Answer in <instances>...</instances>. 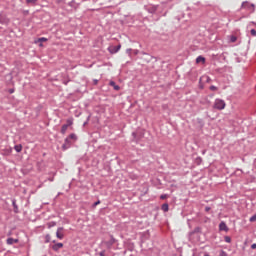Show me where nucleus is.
I'll return each instance as SVG.
<instances>
[{"instance_id":"nucleus-9","label":"nucleus","mask_w":256,"mask_h":256,"mask_svg":"<svg viewBox=\"0 0 256 256\" xmlns=\"http://www.w3.org/2000/svg\"><path fill=\"white\" fill-rule=\"evenodd\" d=\"M196 63L199 64V63H202V65H205V57L203 56H198L196 58Z\"/></svg>"},{"instance_id":"nucleus-13","label":"nucleus","mask_w":256,"mask_h":256,"mask_svg":"<svg viewBox=\"0 0 256 256\" xmlns=\"http://www.w3.org/2000/svg\"><path fill=\"white\" fill-rule=\"evenodd\" d=\"M110 85H111V87H114L115 91H119L120 87L117 84H115L114 81H111Z\"/></svg>"},{"instance_id":"nucleus-3","label":"nucleus","mask_w":256,"mask_h":256,"mask_svg":"<svg viewBox=\"0 0 256 256\" xmlns=\"http://www.w3.org/2000/svg\"><path fill=\"white\" fill-rule=\"evenodd\" d=\"M242 9H249L253 13V11H255V5L250 4L249 2H243Z\"/></svg>"},{"instance_id":"nucleus-18","label":"nucleus","mask_w":256,"mask_h":256,"mask_svg":"<svg viewBox=\"0 0 256 256\" xmlns=\"http://www.w3.org/2000/svg\"><path fill=\"white\" fill-rule=\"evenodd\" d=\"M224 240L226 243H231V237L229 236H225Z\"/></svg>"},{"instance_id":"nucleus-24","label":"nucleus","mask_w":256,"mask_h":256,"mask_svg":"<svg viewBox=\"0 0 256 256\" xmlns=\"http://www.w3.org/2000/svg\"><path fill=\"white\" fill-rule=\"evenodd\" d=\"M210 91H217V87L216 86H210Z\"/></svg>"},{"instance_id":"nucleus-31","label":"nucleus","mask_w":256,"mask_h":256,"mask_svg":"<svg viewBox=\"0 0 256 256\" xmlns=\"http://www.w3.org/2000/svg\"><path fill=\"white\" fill-rule=\"evenodd\" d=\"M39 47H43V43L40 42Z\"/></svg>"},{"instance_id":"nucleus-21","label":"nucleus","mask_w":256,"mask_h":256,"mask_svg":"<svg viewBox=\"0 0 256 256\" xmlns=\"http://www.w3.org/2000/svg\"><path fill=\"white\" fill-rule=\"evenodd\" d=\"M51 241V235L47 234L46 235V243H49Z\"/></svg>"},{"instance_id":"nucleus-30","label":"nucleus","mask_w":256,"mask_h":256,"mask_svg":"<svg viewBox=\"0 0 256 256\" xmlns=\"http://www.w3.org/2000/svg\"><path fill=\"white\" fill-rule=\"evenodd\" d=\"M251 249H256V244H252Z\"/></svg>"},{"instance_id":"nucleus-16","label":"nucleus","mask_w":256,"mask_h":256,"mask_svg":"<svg viewBox=\"0 0 256 256\" xmlns=\"http://www.w3.org/2000/svg\"><path fill=\"white\" fill-rule=\"evenodd\" d=\"M65 125H68V127H71V125H73V118L68 119L67 124Z\"/></svg>"},{"instance_id":"nucleus-20","label":"nucleus","mask_w":256,"mask_h":256,"mask_svg":"<svg viewBox=\"0 0 256 256\" xmlns=\"http://www.w3.org/2000/svg\"><path fill=\"white\" fill-rule=\"evenodd\" d=\"M250 33H251L252 37H256V30L255 29H252L250 31Z\"/></svg>"},{"instance_id":"nucleus-8","label":"nucleus","mask_w":256,"mask_h":256,"mask_svg":"<svg viewBox=\"0 0 256 256\" xmlns=\"http://www.w3.org/2000/svg\"><path fill=\"white\" fill-rule=\"evenodd\" d=\"M7 245H13L14 243H19L18 239L8 238L6 240Z\"/></svg>"},{"instance_id":"nucleus-28","label":"nucleus","mask_w":256,"mask_h":256,"mask_svg":"<svg viewBox=\"0 0 256 256\" xmlns=\"http://www.w3.org/2000/svg\"><path fill=\"white\" fill-rule=\"evenodd\" d=\"M205 211H206V212L211 211V207L207 206V207L205 208Z\"/></svg>"},{"instance_id":"nucleus-26","label":"nucleus","mask_w":256,"mask_h":256,"mask_svg":"<svg viewBox=\"0 0 256 256\" xmlns=\"http://www.w3.org/2000/svg\"><path fill=\"white\" fill-rule=\"evenodd\" d=\"M97 205H101V201L98 200L97 202L94 203V207H97Z\"/></svg>"},{"instance_id":"nucleus-15","label":"nucleus","mask_w":256,"mask_h":256,"mask_svg":"<svg viewBox=\"0 0 256 256\" xmlns=\"http://www.w3.org/2000/svg\"><path fill=\"white\" fill-rule=\"evenodd\" d=\"M55 225H57V223H55V222H49V223L47 224V227H48V229H51V227H55Z\"/></svg>"},{"instance_id":"nucleus-32","label":"nucleus","mask_w":256,"mask_h":256,"mask_svg":"<svg viewBox=\"0 0 256 256\" xmlns=\"http://www.w3.org/2000/svg\"><path fill=\"white\" fill-rule=\"evenodd\" d=\"M131 49H128L127 52L130 53Z\"/></svg>"},{"instance_id":"nucleus-22","label":"nucleus","mask_w":256,"mask_h":256,"mask_svg":"<svg viewBox=\"0 0 256 256\" xmlns=\"http://www.w3.org/2000/svg\"><path fill=\"white\" fill-rule=\"evenodd\" d=\"M256 221V215H253L251 218H250V222L253 223Z\"/></svg>"},{"instance_id":"nucleus-27","label":"nucleus","mask_w":256,"mask_h":256,"mask_svg":"<svg viewBox=\"0 0 256 256\" xmlns=\"http://www.w3.org/2000/svg\"><path fill=\"white\" fill-rule=\"evenodd\" d=\"M56 3H65V0H56Z\"/></svg>"},{"instance_id":"nucleus-10","label":"nucleus","mask_w":256,"mask_h":256,"mask_svg":"<svg viewBox=\"0 0 256 256\" xmlns=\"http://www.w3.org/2000/svg\"><path fill=\"white\" fill-rule=\"evenodd\" d=\"M67 129H69V125L64 124L61 128L62 135H65V133H67Z\"/></svg>"},{"instance_id":"nucleus-2","label":"nucleus","mask_w":256,"mask_h":256,"mask_svg":"<svg viewBox=\"0 0 256 256\" xmlns=\"http://www.w3.org/2000/svg\"><path fill=\"white\" fill-rule=\"evenodd\" d=\"M69 139H72L73 141H77V135L76 134H70L69 137L65 139V143L62 146L64 151L66 149H69V147H71V142L69 141Z\"/></svg>"},{"instance_id":"nucleus-25","label":"nucleus","mask_w":256,"mask_h":256,"mask_svg":"<svg viewBox=\"0 0 256 256\" xmlns=\"http://www.w3.org/2000/svg\"><path fill=\"white\" fill-rule=\"evenodd\" d=\"M167 197H168L167 194H163L160 196V199H167Z\"/></svg>"},{"instance_id":"nucleus-5","label":"nucleus","mask_w":256,"mask_h":256,"mask_svg":"<svg viewBox=\"0 0 256 256\" xmlns=\"http://www.w3.org/2000/svg\"><path fill=\"white\" fill-rule=\"evenodd\" d=\"M121 49V45L118 46H111L108 48L109 53H111L112 55L115 53H119V50Z\"/></svg>"},{"instance_id":"nucleus-6","label":"nucleus","mask_w":256,"mask_h":256,"mask_svg":"<svg viewBox=\"0 0 256 256\" xmlns=\"http://www.w3.org/2000/svg\"><path fill=\"white\" fill-rule=\"evenodd\" d=\"M219 230L220 231H229V227H227V224H225V222H221L220 224H219Z\"/></svg>"},{"instance_id":"nucleus-17","label":"nucleus","mask_w":256,"mask_h":256,"mask_svg":"<svg viewBox=\"0 0 256 256\" xmlns=\"http://www.w3.org/2000/svg\"><path fill=\"white\" fill-rule=\"evenodd\" d=\"M230 41H231V43H235V41H237V37L236 36H231Z\"/></svg>"},{"instance_id":"nucleus-14","label":"nucleus","mask_w":256,"mask_h":256,"mask_svg":"<svg viewBox=\"0 0 256 256\" xmlns=\"http://www.w3.org/2000/svg\"><path fill=\"white\" fill-rule=\"evenodd\" d=\"M162 211H164V213H167V211H169V204H163Z\"/></svg>"},{"instance_id":"nucleus-12","label":"nucleus","mask_w":256,"mask_h":256,"mask_svg":"<svg viewBox=\"0 0 256 256\" xmlns=\"http://www.w3.org/2000/svg\"><path fill=\"white\" fill-rule=\"evenodd\" d=\"M14 149H15V151H16L17 153H21V151H23V146H22V145H16V146L14 147Z\"/></svg>"},{"instance_id":"nucleus-4","label":"nucleus","mask_w":256,"mask_h":256,"mask_svg":"<svg viewBox=\"0 0 256 256\" xmlns=\"http://www.w3.org/2000/svg\"><path fill=\"white\" fill-rule=\"evenodd\" d=\"M64 228L63 227H59L56 231V237L57 239L62 240L65 237V234L63 233Z\"/></svg>"},{"instance_id":"nucleus-1","label":"nucleus","mask_w":256,"mask_h":256,"mask_svg":"<svg viewBox=\"0 0 256 256\" xmlns=\"http://www.w3.org/2000/svg\"><path fill=\"white\" fill-rule=\"evenodd\" d=\"M227 107V104L225 103V100L217 98L214 101L213 109H217L218 111H223Z\"/></svg>"},{"instance_id":"nucleus-23","label":"nucleus","mask_w":256,"mask_h":256,"mask_svg":"<svg viewBox=\"0 0 256 256\" xmlns=\"http://www.w3.org/2000/svg\"><path fill=\"white\" fill-rule=\"evenodd\" d=\"M69 7H73L75 5V0H72L71 2L68 3Z\"/></svg>"},{"instance_id":"nucleus-33","label":"nucleus","mask_w":256,"mask_h":256,"mask_svg":"<svg viewBox=\"0 0 256 256\" xmlns=\"http://www.w3.org/2000/svg\"><path fill=\"white\" fill-rule=\"evenodd\" d=\"M10 93H13V90H10Z\"/></svg>"},{"instance_id":"nucleus-7","label":"nucleus","mask_w":256,"mask_h":256,"mask_svg":"<svg viewBox=\"0 0 256 256\" xmlns=\"http://www.w3.org/2000/svg\"><path fill=\"white\" fill-rule=\"evenodd\" d=\"M53 251H59V249H63V243H56L52 246Z\"/></svg>"},{"instance_id":"nucleus-29","label":"nucleus","mask_w":256,"mask_h":256,"mask_svg":"<svg viewBox=\"0 0 256 256\" xmlns=\"http://www.w3.org/2000/svg\"><path fill=\"white\" fill-rule=\"evenodd\" d=\"M100 256H105V251L99 253Z\"/></svg>"},{"instance_id":"nucleus-19","label":"nucleus","mask_w":256,"mask_h":256,"mask_svg":"<svg viewBox=\"0 0 256 256\" xmlns=\"http://www.w3.org/2000/svg\"><path fill=\"white\" fill-rule=\"evenodd\" d=\"M26 3H32L33 5H35V3H37V0H26Z\"/></svg>"},{"instance_id":"nucleus-11","label":"nucleus","mask_w":256,"mask_h":256,"mask_svg":"<svg viewBox=\"0 0 256 256\" xmlns=\"http://www.w3.org/2000/svg\"><path fill=\"white\" fill-rule=\"evenodd\" d=\"M47 42V38L42 37V38H38L37 40L34 41V43H45Z\"/></svg>"}]
</instances>
